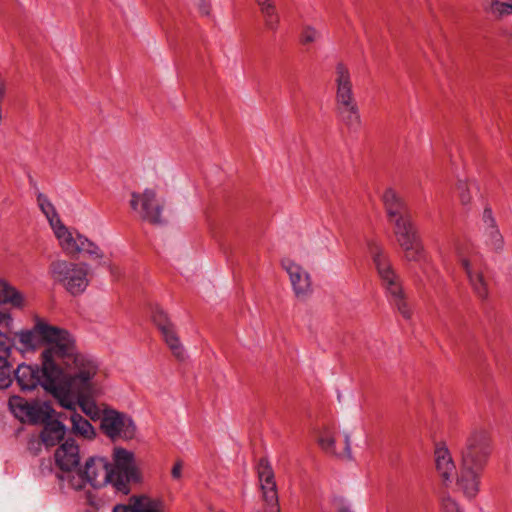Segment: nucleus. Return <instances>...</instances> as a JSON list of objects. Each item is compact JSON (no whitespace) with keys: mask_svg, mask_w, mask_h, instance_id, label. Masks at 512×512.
I'll use <instances>...</instances> for the list:
<instances>
[{"mask_svg":"<svg viewBox=\"0 0 512 512\" xmlns=\"http://www.w3.org/2000/svg\"><path fill=\"white\" fill-rule=\"evenodd\" d=\"M0 301L15 308H22L25 303L22 293L5 280L0 281Z\"/></svg>","mask_w":512,"mask_h":512,"instance_id":"obj_26","label":"nucleus"},{"mask_svg":"<svg viewBox=\"0 0 512 512\" xmlns=\"http://www.w3.org/2000/svg\"><path fill=\"white\" fill-rule=\"evenodd\" d=\"M368 350H369V353L371 354L372 357H374V358H379L380 357V354L372 351V349L370 347L368 348Z\"/></svg>","mask_w":512,"mask_h":512,"instance_id":"obj_41","label":"nucleus"},{"mask_svg":"<svg viewBox=\"0 0 512 512\" xmlns=\"http://www.w3.org/2000/svg\"><path fill=\"white\" fill-rule=\"evenodd\" d=\"M260 6L265 26L268 30L275 31L278 27L279 17L271 0H256Z\"/></svg>","mask_w":512,"mask_h":512,"instance_id":"obj_28","label":"nucleus"},{"mask_svg":"<svg viewBox=\"0 0 512 512\" xmlns=\"http://www.w3.org/2000/svg\"><path fill=\"white\" fill-rule=\"evenodd\" d=\"M72 430L75 434L85 438L92 439L95 436L94 427L91 423L83 418L80 414L74 413L71 416Z\"/></svg>","mask_w":512,"mask_h":512,"instance_id":"obj_29","label":"nucleus"},{"mask_svg":"<svg viewBox=\"0 0 512 512\" xmlns=\"http://www.w3.org/2000/svg\"><path fill=\"white\" fill-rule=\"evenodd\" d=\"M257 473L262 492L264 512H280L278 490L274 472L266 459H261L259 461Z\"/></svg>","mask_w":512,"mask_h":512,"instance_id":"obj_12","label":"nucleus"},{"mask_svg":"<svg viewBox=\"0 0 512 512\" xmlns=\"http://www.w3.org/2000/svg\"><path fill=\"white\" fill-rule=\"evenodd\" d=\"M368 251L385 288L386 296L391 305L405 318L410 319L412 311L406 301L399 276L396 274L383 247L374 240L367 241Z\"/></svg>","mask_w":512,"mask_h":512,"instance_id":"obj_5","label":"nucleus"},{"mask_svg":"<svg viewBox=\"0 0 512 512\" xmlns=\"http://www.w3.org/2000/svg\"><path fill=\"white\" fill-rule=\"evenodd\" d=\"M13 341L3 332H0V357L8 358L12 351Z\"/></svg>","mask_w":512,"mask_h":512,"instance_id":"obj_37","label":"nucleus"},{"mask_svg":"<svg viewBox=\"0 0 512 512\" xmlns=\"http://www.w3.org/2000/svg\"><path fill=\"white\" fill-rule=\"evenodd\" d=\"M22 387V390L23 391H31L33 390L36 386H28V385H25V386H21Z\"/></svg>","mask_w":512,"mask_h":512,"instance_id":"obj_42","label":"nucleus"},{"mask_svg":"<svg viewBox=\"0 0 512 512\" xmlns=\"http://www.w3.org/2000/svg\"><path fill=\"white\" fill-rule=\"evenodd\" d=\"M115 477L114 487L118 490L125 486L126 482L139 478L135 464L134 454L124 448H115L113 451V465Z\"/></svg>","mask_w":512,"mask_h":512,"instance_id":"obj_15","label":"nucleus"},{"mask_svg":"<svg viewBox=\"0 0 512 512\" xmlns=\"http://www.w3.org/2000/svg\"><path fill=\"white\" fill-rule=\"evenodd\" d=\"M382 201L388 217L394 223L395 235L404 251L405 259L414 262L422 261L424 259L422 241L405 202L392 188L384 191Z\"/></svg>","mask_w":512,"mask_h":512,"instance_id":"obj_3","label":"nucleus"},{"mask_svg":"<svg viewBox=\"0 0 512 512\" xmlns=\"http://www.w3.org/2000/svg\"><path fill=\"white\" fill-rule=\"evenodd\" d=\"M153 321L155 325L158 327V329L161 331L162 337L166 345L169 347L173 356L179 362L187 361L189 355L184 345L180 341L174 325L172 324L166 312L162 308L157 307L154 310Z\"/></svg>","mask_w":512,"mask_h":512,"instance_id":"obj_13","label":"nucleus"},{"mask_svg":"<svg viewBox=\"0 0 512 512\" xmlns=\"http://www.w3.org/2000/svg\"><path fill=\"white\" fill-rule=\"evenodd\" d=\"M56 464L62 471L70 472L80 461L79 447L74 440H66L55 452Z\"/></svg>","mask_w":512,"mask_h":512,"instance_id":"obj_19","label":"nucleus"},{"mask_svg":"<svg viewBox=\"0 0 512 512\" xmlns=\"http://www.w3.org/2000/svg\"><path fill=\"white\" fill-rule=\"evenodd\" d=\"M14 376L17 384H55V380H50L43 373V360H41V367L25 363L18 365Z\"/></svg>","mask_w":512,"mask_h":512,"instance_id":"obj_20","label":"nucleus"},{"mask_svg":"<svg viewBox=\"0 0 512 512\" xmlns=\"http://www.w3.org/2000/svg\"><path fill=\"white\" fill-rule=\"evenodd\" d=\"M488 8L496 16L512 14V0H488Z\"/></svg>","mask_w":512,"mask_h":512,"instance_id":"obj_32","label":"nucleus"},{"mask_svg":"<svg viewBox=\"0 0 512 512\" xmlns=\"http://www.w3.org/2000/svg\"><path fill=\"white\" fill-rule=\"evenodd\" d=\"M183 463L182 461H177L171 470V475L174 479H180L182 477Z\"/></svg>","mask_w":512,"mask_h":512,"instance_id":"obj_39","label":"nucleus"},{"mask_svg":"<svg viewBox=\"0 0 512 512\" xmlns=\"http://www.w3.org/2000/svg\"><path fill=\"white\" fill-rule=\"evenodd\" d=\"M282 266L289 275L296 296L299 298L307 296L311 291V282L308 272L290 259H284Z\"/></svg>","mask_w":512,"mask_h":512,"instance_id":"obj_18","label":"nucleus"},{"mask_svg":"<svg viewBox=\"0 0 512 512\" xmlns=\"http://www.w3.org/2000/svg\"><path fill=\"white\" fill-rule=\"evenodd\" d=\"M130 205L143 220L153 224L164 222L162 218L163 204L156 197V192L153 189H145L143 193H132Z\"/></svg>","mask_w":512,"mask_h":512,"instance_id":"obj_11","label":"nucleus"},{"mask_svg":"<svg viewBox=\"0 0 512 512\" xmlns=\"http://www.w3.org/2000/svg\"><path fill=\"white\" fill-rule=\"evenodd\" d=\"M318 443L322 450L326 453L337 455L340 457H344L347 459H352V451H351V443L349 435L345 436V448L342 453H337L335 448V434L329 428H324L321 430Z\"/></svg>","mask_w":512,"mask_h":512,"instance_id":"obj_24","label":"nucleus"},{"mask_svg":"<svg viewBox=\"0 0 512 512\" xmlns=\"http://www.w3.org/2000/svg\"><path fill=\"white\" fill-rule=\"evenodd\" d=\"M62 480L67 481L68 485L75 490L83 489L86 483H88L85 479L83 469L76 470L75 472L72 470L67 472L66 477H62Z\"/></svg>","mask_w":512,"mask_h":512,"instance_id":"obj_33","label":"nucleus"},{"mask_svg":"<svg viewBox=\"0 0 512 512\" xmlns=\"http://www.w3.org/2000/svg\"><path fill=\"white\" fill-rule=\"evenodd\" d=\"M58 404L75 411L79 407L92 420H101L103 433L112 440L132 439L135 425L132 419L114 409H101L96 403L97 392L93 386H43Z\"/></svg>","mask_w":512,"mask_h":512,"instance_id":"obj_1","label":"nucleus"},{"mask_svg":"<svg viewBox=\"0 0 512 512\" xmlns=\"http://www.w3.org/2000/svg\"><path fill=\"white\" fill-rule=\"evenodd\" d=\"M79 241V254L83 253L91 257L92 259L100 260L104 257L103 251L100 247L86 236L78 238Z\"/></svg>","mask_w":512,"mask_h":512,"instance_id":"obj_31","label":"nucleus"},{"mask_svg":"<svg viewBox=\"0 0 512 512\" xmlns=\"http://www.w3.org/2000/svg\"><path fill=\"white\" fill-rule=\"evenodd\" d=\"M460 202L463 206H469L472 195L479 190V186L475 181L459 180L457 184Z\"/></svg>","mask_w":512,"mask_h":512,"instance_id":"obj_30","label":"nucleus"},{"mask_svg":"<svg viewBox=\"0 0 512 512\" xmlns=\"http://www.w3.org/2000/svg\"><path fill=\"white\" fill-rule=\"evenodd\" d=\"M196 4L199 7V10L202 14L208 15L209 14V7L206 0H195Z\"/></svg>","mask_w":512,"mask_h":512,"instance_id":"obj_40","label":"nucleus"},{"mask_svg":"<svg viewBox=\"0 0 512 512\" xmlns=\"http://www.w3.org/2000/svg\"><path fill=\"white\" fill-rule=\"evenodd\" d=\"M11 373L12 367L8 360L0 357V384H12Z\"/></svg>","mask_w":512,"mask_h":512,"instance_id":"obj_35","label":"nucleus"},{"mask_svg":"<svg viewBox=\"0 0 512 512\" xmlns=\"http://www.w3.org/2000/svg\"><path fill=\"white\" fill-rule=\"evenodd\" d=\"M442 512H463L458 502L450 495H444L441 498Z\"/></svg>","mask_w":512,"mask_h":512,"instance_id":"obj_36","label":"nucleus"},{"mask_svg":"<svg viewBox=\"0 0 512 512\" xmlns=\"http://www.w3.org/2000/svg\"><path fill=\"white\" fill-rule=\"evenodd\" d=\"M435 464L437 472L445 484L451 483L457 475L456 465L448 448L440 444L435 449Z\"/></svg>","mask_w":512,"mask_h":512,"instance_id":"obj_21","label":"nucleus"},{"mask_svg":"<svg viewBox=\"0 0 512 512\" xmlns=\"http://www.w3.org/2000/svg\"><path fill=\"white\" fill-rule=\"evenodd\" d=\"M339 512H351L348 508H342Z\"/></svg>","mask_w":512,"mask_h":512,"instance_id":"obj_43","label":"nucleus"},{"mask_svg":"<svg viewBox=\"0 0 512 512\" xmlns=\"http://www.w3.org/2000/svg\"><path fill=\"white\" fill-rule=\"evenodd\" d=\"M492 453V439L488 429L474 427L466 436L461 449L460 465L484 468Z\"/></svg>","mask_w":512,"mask_h":512,"instance_id":"obj_7","label":"nucleus"},{"mask_svg":"<svg viewBox=\"0 0 512 512\" xmlns=\"http://www.w3.org/2000/svg\"><path fill=\"white\" fill-rule=\"evenodd\" d=\"M70 351L67 354L57 353L55 361L60 365L62 375L55 379V384H89L97 381L99 365L95 358L78 353L75 340L70 334Z\"/></svg>","mask_w":512,"mask_h":512,"instance_id":"obj_6","label":"nucleus"},{"mask_svg":"<svg viewBox=\"0 0 512 512\" xmlns=\"http://www.w3.org/2000/svg\"><path fill=\"white\" fill-rule=\"evenodd\" d=\"M480 229L483 233L485 243L495 251L504 248V238L498 227L494 213L490 207H485L481 216Z\"/></svg>","mask_w":512,"mask_h":512,"instance_id":"obj_17","label":"nucleus"},{"mask_svg":"<svg viewBox=\"0 0 512 512\" xmlns=\"http://www.w3.org/2000/svg\"><path fill=\"white\" fill-rule=\"evenodd\" d=\"M455 254L474 292L480 298H486L488 296V288L483 278V263L480 255L470 247L459 243L455 246Z\"/></svg>","mask_w":512,"mask_h":512,"instance_id":"obj_9","label":"nucleus"},{"mask_svg":"<svg viewBox=\"0 0 512 512\" xmlns=\"http://www.w3.org/2000/svg\"><path fill=\"white\" fill-rule=\"evenodd\" d=\"M37 204L41 212L45 215L51 229L62 222L54 205L45 194L41 192L37 194Z\"/></svg>","mask_w":512,"mask_h":512,"instance_id":"obj_27","label":"nucleus"},{"mask_svg":"<svg viewBox=\"0 0 512 512\" xmlns=\"http://www.w3.org/2000/svg\"><path fill=\"white\" fill-rule=\"evenodd\" d=\"M335 105L339 120L350 130L358 131L361 114L354 92L352 74L349 67L338 62L334 71Z\"/></svg>","mask_w":512,"mask_h":512,"instance_id":"obj_4","label":"nucleus"},{"mask_svg":"<svg viewBox=\"0 0 512 512\" xmlns=\"http://www.w3.org/2000/svg\"><path fill=\"white\" fill-rule=\"evenodd\" d=\"M341 397H342V394L340 392H338V400H339V402L342 401Z\"/></svg>","mask_w":512,"mask_h":512,"instance_id":"obj_44","label":"nucleus"},{"mask_svg":"<svg viewBox=\"0 0 512 512\" xmlns=\"http://www.w3.org/2000/svg\"><path fill=\"white\" fill-rule=\"evenodd\" d=\"M18 341L25 351H34L42 343L49 346L41 353L43 373L50 379H58L62 375L60 365L55 361L57 353L67 354L70 351V333L62 328L48 324L36 318L31 329L22 330L17 334Z\"/></svg>","mask_w":512,"mask_h":512,"instance_id":"obj_2","label":"nucleus"},{"mask_svg":"<svg viewBox=\"0 0 512 512\" xmlns=\"http://www.w3.org/2000/svg\"><path fill=\"white\" fill-rule=\"evenodd\" d=\"M65 426L58 420H51L45 423L41 433V439L46 446H54L64 438Z\"/></svg>","mask_w":512,"mask_h":512,"instance_id":"obj_25","label":"nucleus"},{"mask_svg":"<svg viewBox=\"0 0 512 512\" xmlns=\"http://www.w3.org/2000/svg\"><path fill=\"white\" fill-rule=\"evenodd\" d=\"M113 512H162V503L144 496L132 498L127 505H116Z\"/></svg>","mask_w":512,"mask_h":512,"instance_id":"obj_23","label":"nucleus"},{"mask_svg":"<svg viewBox=\"0 0 512 512\" xmlns=\"http://www.w3.org/2000/svg\"><path fill=\"white\" fill-rule=\"evenodd\" d=\"M50 272L53 278L60 282L72 295L81 294L88 286L87 264L59 260L51 264Z\"/></svg>","mask_w":512,"mask_h":512,"instance_id":"obj_8","label":"nucleus"},{"mask_svg":"<svg viewBox=\"0 0 512 512\" xmlns=\"http://www.w3.org/2000/svg\"><path fill=\"white\" fill-rule=\"evenodd\" d=\"M9 408L21 422L32 424L46 423L54 414V409L48 402H29L19 396H13L9 399Z\"/></svg>","mask_w":512,"mask_h":512,"instance_id":"obj_10","label":"nucleus"},{"mask_svg":"<svg viewBox=\"0 0 512 512\" xmlns=\"http://www.w3.org/2000/svg\"><path fill=\"white\" fill-rule=\"evenodd\" d=\"M83 471L87 482L95 488L103 487L108 483L114 486V481L117 479L112 465L106 458L100 456L87 459Z\"/></svg>","mask_w":512,"mask_h":512,"instance_id":"obj_14","label":"nucleus"},{"mask_svg":"<svg viewBox=\"0 0 512 512\" xmlns=\"http://www.w3.org/2000/svg\"><path fill=\"white\" fill-rule=\"evenodd\" d=\"M7 386L1 385L0 388H6Z\"/></svg>","mask_w":512,"mask_h":512,"instance_id":"obj_45","label":"nucleus"},{"mask_svg":"<svg viewBox=\"0 0 512 512\" xmlns=\"http://www.w3.org/2000/svg\"><path fill=\"white\" fill-rule=\"evenodd\" d=\"M320 37V33L313 26L305 25L302 28L300 39L303 44L315 42Z\"/></svg>","mask_w":512,"mask_h":512,"instance_id":"obj_34","label":"nucleus"},{"mask_svg":"<svg viewBox=\"0 0 512 512\" xmlns=\"http://www.w3.org/2000/svg\"><path fill=\"white\" fill-rule=\"evenodd\" d=\"M13 325V318L10 313L0 311V327L10 330Z\"/></svg>","mask_w":512,"mask_h":512,"instance_id":"obj_38","label":"nucleus"},{"mask_svg":"<svg viewBox=\"0 0 512 512\" xmlns=\"http://www.w3.org/2000/svg\"><path fill=\"white\" fill-rule=\"evenodd\" d=\"M483 470L484 468L460 465V472L457 475L456 483L466 498L474 499L478 495Z\"/></svg>","mask_w":512,"mask_h":512,"instance_id":"obj_16","label":"nucleus"},{"mask_svg":"<svg viewBox=\"0 0 512 512\" xmlns=\"http://www.w3.org/2000/svg\"><path fill=\"white\" fill-rule=\"evenodd\" d=\"M52 230L65 253L70 255L79 254L80 245L78 238L82 237V234L76 230L69 229L63 222L56 225Z\"/></svg>","mask_w":512,"mask_h":512,"instance_id":"obj_22","label":"nucleus"}]
</instances>
